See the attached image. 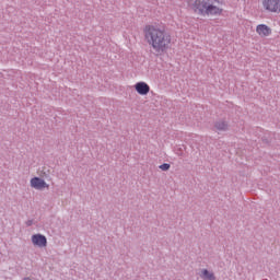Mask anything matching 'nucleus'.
I'll return each instance as SVG.
<instances>
[{
	"instance_id": "f257e3e1",
	"label": "nucleus",
	"mask_w": 280,
	"mask_h": 280,
	"mask_svg": "<svg viewBox=\"0 0 280 280\" xmlns=\"http://www.w3.org/2000/svg\"><path fill=\"white\" fill-rule=\"evenodd\" d=\"M144 40L156 54H165L172 47V35L161 26L149 24L143 28Z\"/></svg>"
},
{
	"instance_id": "f03ea898",
	"label": "nucleus",
	"mask_w": 280,
	"mask_h": 280,
	"mask_svg": "<svg viewBox=\"0 0 280 280\" xmlns=\"http://www.w3.org/2000/svg\"><path fill=\"white\" fill-rule=\"evenodd\" d=\"M192 10L200 16H221L224 12L221 0H195Z\"/></svg>"
},
{
	"instance_id": "7ed1b4c3",
	"label": "nucleus",
	"mask_w": 280,
	"mask_h": 280,
	"mask_svg": "<svg viewBox=\"0 0 280 280\" xmlns=\"http://www.w3.org/2000/svg\"><path fill=\"white\" fill-rule=\"evenodd\" d=\"M261 8L265 12L280 14V0H261Z\"/></svg>"
},
{
	"instance_id": "20e7f679",
	"label": "nucleus",
	"mask_w": 280,
	"mask_h": 280,
	"mask_svg": "<svg viewBox=\"0 0 280 280\" xmlns=\"http://www.w3.org/2000/svg\"><path fill=\"white\" fill-rule=\"evenodd\" d=\"M256 34L259 38H268V36H272V28L266 24H258L256 26Z\"/></svg>"
},
{
	"instance_id": "39448f33",
	"label": "nucleus",
	"mask_w": 280,
	"mask_h": 280,
	"mask_svg": "<svg viewBox=\"0 0 280 280\" xmlns=\"http://www.w3.org/2000/svg\"><path fill=\"white\" fill-rule=\"evenodd\" d=\"M31 187L33 189H37V190H43V189H49V184H47L46 182H44L43 178L40 177H33L31 179Z\"/></svg>"
},
{
	"instance_id": "423d86ee",
	"label": "nucleus",
	"mask_w": 280,
	"mask_h": 280,
	"mask_svg": "<svg viewBox=\"0 0 280 280\" xmlns=\"http://www.w3.org/2000/svg\"><path fill=\"white\" fill-rule=\"evenodd\" d=\"M32 243L34 246H38V248H45L47 246V237L42 234H35L32 236Z\"/></svg>"
},
{
	"instance_id": "0eeeda50",
	"label": "nucleus",
	"mask_w": 280,
	"mask_h": 280,
	"mask_svg": "<svg viewBox=\"0 0 280 280\" xmlns=\"http://www.w3.org/2000/svg\"><path fill=\"white\" fill-rule=\"evenodd\" d=\"M135 89L139 95H148L150 93V85L143 81L136 83Z\"/></svg>"
},
{
	"instance_id": "6e6552de",
	"label": "nucleus",
	"mask_w": 280,
	"mask_h": 280,
	"mask_svg": "<svg viewBox=\"0 0 280 280\" xmlns=\"http://www.w3.org/2000/svg\"><path fill=\"white\" fill-rule=\"evenodd\" d=\"M214 128L215 130H218L219 132H222L224 130H229V124L224 120H219L214 124Z\"/></svg>"
},
{
	"instance_id": "1a4fd4ad",
	"label": "nucleus",
	"mask_w": 280,
	"mask_h": 280,
	"mask_svg": "<svg viewBox=\"0 0 280 280\" xmlns=\"http://www.w3.org/2000/svg\"><path fill=\"white\" fill-rule=\"evenodd\" d=\"M201 279L205 280H215V276H213V272H210L207 269H203L200 275Z\"/></svg>"
},
{
	"instance_id": "9d476101",
	"label": "nucleus",
	"mask_w": 280,
	"mask_h": 280,
	"mask_svg": "<svg viewBox=\"0 0 280 280\" xmlns=\"http://www.w3.org/2000/svg\"><path fill=\"white\" fill-rule=\"evenodd\" d=\"M160 170H162V172H167V170H170V164L164 163V164L160 165Z\"/></svg>"
}]
</instances>
